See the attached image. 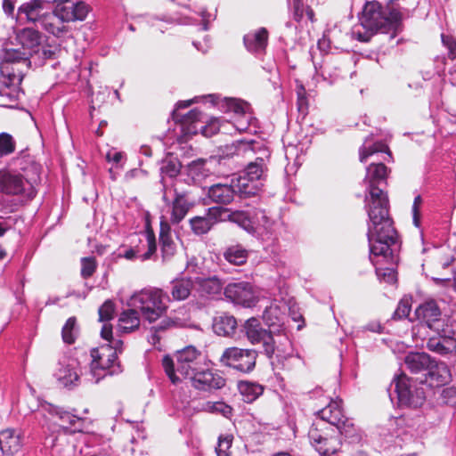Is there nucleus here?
Listing matches in <instances>:
<instances>
[{
	"label": "nucleus",
	"instance_id": "nucleus-1",
	"mask_svg": "<svg viewBox=\"0 0 456 456\" xmlns=\"http://www.w3.org/2000/svg\"><path fill=\"white\" fill-rule=\"evenodd\" d=\"M387 167L381 162L371 163L366 168L364 182L367 191L364 198V208L368 215L367 238L370 258L382 256L392 258L398 235L389 215L387 193L379 186L387 183Z\"/></svg>",
	"mask_w": 456,
	"mask_h": 456
},
{
	"label": "nucleus",
	"instance_id": "nucleus-2",
	"mask_svg": "<svg viewBox=\"0 0 456 456\" xmlns=\"http://www.w3.org/2000/svg\"><path fill=\"white\" fill-rule=\"evenodd\" d=\"M23 174L11 169L0 170V212L11 214L28 204L37 194L41 167L31 163Z\"/></svg>",
	"mask_w": 456,
	"mask_h": 456
},
{
	"label": "nucleus",
	"instance_id": "nucleus-3",
	"mask_svg": "<svg viewBox=\"0 0 456 456\" xmlns=\"http://www.w3.org/2000/svg\"><path fill=\"white\" fill-rule=\"evenodd\" d=\"M402 14L395 8H383L377 1L367 2L360 17V24L353 29V36L361 42H368L378 32L394 38L401 26Z\"/></svg>",
	"mask_w": 456,
	"mask_h": 456
},
{
	"label": "nucleus",
	"instance_id": "nucleus-4",
	"mask_svg": "<svg viewBox=\"0 0 456 456\" xmlns=\"http://www.w3.org/2000/svg\"><path fill=\"white\" fill-rule=\"evenodd\" d=\"M175 360L166 355L162 365L172 383L181 381V377L191 379L202 367V355L194 346L177 351Z\"/></svg>",
	"mask_w": 456,
	"mask_h": 456
},
{
	"label": "nucleus",
	"instance_id": "nucleus-5",
	"mask_svg": "<svg viewBox=\"0 0 456 456\" xmlns=\"http://www.w3.org/2000/svg\"><path fill=\"white\" fill-rule=\"evenodd\" d=\"M169 297L161 289H144L134 293L128 301L129 307H137L142 316L149 322H154L167 310Z\"/></svg>",
	"mask_w": 456,
	"mask_h": 456
},
{
	"label": "nucleus",
	"instance_id": "nucleus-6",
	"mask_svg": "<svg viewBox=\"0 0 456 456\" xmlns=\"http://www.w3.org/2000/svg\"><path fill=\"white\" fill-rule=\"evenodd\" d=\"M29 52L20 48H5L1 55L0 70L6 86H18L20 85L25 71L29 69Z\"/></svg>",
	"mask_w": 456,
	"mask_h": 456
},
{
	"label": "nucleus",
	"instance_id": "nucleus-7",
	"mask_svg": "<svg viewBox=\"0 0 456 456\" xmlns=\"http://www.w3.org/2000/svg\"><path fill=\"white\" fill-rule=\"evenodd\" d=\"M270 153L265 150L263 155L248 164L244 173L237 180V187L240 198L255 196L261 190V179L266 171V162Z\"/></svg>",
	"mask_w": 456,
	"mask_h": 456
},
{
	"label": "nucleus",
	"instance_id": "nucleus-8",
	"mask_svg": "<svg viewBox=\"0 0 456 456\" xmlns=\"http://www.w3.org/2000/svg\"><path fill=\"white\" fill-rule=\"evenodd\" d=\"M316 414L322 421H325L345 438L351 439V442H357L361 436L354 422L346 418L341 409V400H330L329 404L319 410Z\"/></svg>",
	"mask_w": 456,
	"mask_h": 456
},
{
	"label": "nucleus",
	"instance_id": "nucleus-9",
	"mask_svg": "<svg viewBox=\"0 0 456 456\" xmlns=\"http://www.w3.org/2000/svg\"><path fill=\"white\" fill-rule=\"evenodd\" d=\"M92 362L90 372L94 382L98 383L106 375H114L121 371L117 362L116 353L110 345H102L91 350Z\"/></svg>",
	"mask_w": 456,
	"mask_h": 456
},
{
	"label": "nucleus",
	"instance_id": "nucleus-10",
	"mask_svg": "<svg viewBox=\"0 0 456 456\" xmlns=\"http://www.w3.org/2000/svg\"><path fill=\"white\" fill-rule=\"evenodd\" d=\"M323 422L321 420L314 423L308 432V437L320 455L330 456L339 450L341 441L334 428L330 425L329 428H323Z\"/></svg>",
	"mask_w": 456,
	"mask_h": 456
},
{
	"label": "nucleus",
	"instance_id": "nucleus-11",
	"mask_svg": "<svg viewBox=\"0 0 456 456\" xmlns=\"http://www.w3.org/2000/svg\"><path fill=\"white\" fill-rule=\"evenodd\" d=\"M392 387H394V393L400 406L418 408L425 402L426 397L423 387H418L405 374H401L395 378L391 384Z\"/></svg>",
	"mask_w": 456,
	"mask_h": 456
},
{
	"label": "nucleus",
	"instance_id": "nucleus-12",
	"mask_svg": "<svg viewBox=\"0 0 456 456\" xmlns=\"http://www.w3.org/2000/svg\"><path fill=\"white\" fill-rule=\"evenodd\" d=\"M257 356L256 350L233 346L223 352L220 362L240 372L249 373L256 367Z\"/></svg>",
	"mask_w": 456,
	"mask_h": 456
},
{
	"label": "nucleus",
	"instance_id": "nucleus-13",
	"mask_svg": "<svg viewBox=\"0 0 456 456\" xmlns=\"http://www.w3.org/2000/svg\"><path fill=\"white\" fill-rule=\"evenodd\" d=\"M163 183V200L169 207L170 216L168 224H178L188 214L190 208L192 207L185 195L177 191L175 188L173 189V184L168 185L166 178H162Z\"/></svg>",
	"mask_w": 456,
	"mask_h": 456
},
{
	"label": "nucleus",
	"instance_id": "nucleus-14",
	"mask_svg": "<svg viewBox=\"0 0 456 456\" xmlns=\"http://www.w3.org/2000/svg\"><path fill=\"white\" fill-rule=\"evenodd\" d=\"M242 329L247 339L252 345L261 344L264 354L271 359L275 352L276 340L268 330L262 327L259 320L255 317L248 319Z\"/></svg>",
	"mask_w": 456,
	"mask_h": 456
},
{
	"label": "nucleus",
	"instance_id": "nucleus-15",
	"mask_svg": "<svg viewBox=\"0 0 456 456\" xmlns=\"http://www.w3.org/2000/svg\"><path fill=\"white\" fill-rule=\"evenodd\" d=\"M203 114L194 109L187 114L181 116L180 122L188 134H195L200 131L206 137L216 134L220 129L219 119L213 118L207 124V120H203Z\"/></svg>",
	"mask_w": 456,
	"mask_h": 456
},
{
	"label": "nucleus",
	"instance_id": "nucleus-16",
	"mask_svg": "<svg viewBox=\"0 0 456 456\" xmlns=\"http://www.w3.org/2000/svg\"><path fill=\"white\" fill-rule=\"evenodd\" d=\"M53 9L65 23L84 20L89 12L85 2L77 0H54Z\"/></svg>",
	"mask_w": 456,
	"mask_h": 456
},
{
	"label": "nucleus",
	"instance_id": "nucleus-17",
	"mask_svg": "<svg viewBox=\"0 0 456 456\" xmlns=\"http://www.w3.org/2000/svg\"><path fill=\"white\" fill-rule=\"evenodd\" d=\"M224 295L232 303L244 307L253 306L257 300L253 286L247 281L228 284L224 288Z\"/></svg>",
	"mask_w": 456,
	"mask_h": 456
},
{
	"label": "nucleus",
	"instance_id": "nucleus-18",
	"mask_svg": "<svg viewBox=\"0 0 456 456\" xmlns=\"http://www.w3.org/2000/svg\"><path fill=\"white\" fill-rule=\"evenodd\" d=\"M193 387L198 390L210 392L220 389L225 385V379L217 372L201 367L191 378Z\"/></svg>",
	"mask_w": 456,
	"mask_h": 456
},
{
	"label": "nucleus",
	"instance_id": "nucleus-19",
	"mask_svg": "<svg viewBox=\"0 0 456 456\" xmlns=\"http://www.w3.org/2000/svg\"><path fill=\"white\" fill-rule=\"evenodd\" d=\"M224 283L216 276H197L194 278V296L201 298H214L223 289Z\"/></svg>",
	"mask_w": 456,
	"mask_h": 456
},
{
	"label": "nucleus",
	"instance_id": "nucleus-20",
	"mask_svg": "<svg viewBox=\"0 0 456 456\" xmlns=\"http://www.w3.org/2000/svg\"><path fill=\"white\" fill-rule=\"evenodd\" d=\"M42 409L52 415L57 416L62 422L67 423L68 426L64 427L67 433L84 431V419L78 418L71 412L65 411L63 408L51 403L43 404Z\"/></svg>",
	"mask_w": 456,
	"mask_h": 456
},
{
	"label": "nucleus",
	"instance_id": "nucleus-21",
	"mask_svg": "<svg viewBox=\"0 0 456 456\" xmlns=\"http://www.w3.org/2000/svg\"><path fill=\"white\" fill-rule=\"evenodd\" d=\"M263 319L265 325L268 327V331L274 337L284 336L285 339L288 338L285 335L286 327L284 325V313L277 305H271L266 307Z\"/></svg>",
	"mask_w": 456,
	"mask_h": 456
},
{
	"label": "nucleus",
	"instance_id": "nucleus-22",
	"mask_svg": "<svg viewBox=\"0 0 456 456\" xmlns=\"http://www.w3.org/2000/svg\"><path fill=\"white\" fill-rule=\"evenodd\" d=\"M39 24L43 29L58 38L69 32V27L58 16L54 9L52 12L44 13Z\"/></svg>",
	"mask_w": 456,
	"mask_h": 456
},
{
	"label": "nucleus",
	"instance_id": "nucleus-23",
	"mask_svg": "<svg viewBox=\"0 0 456 456\" xmlns=\"http://www.w3.org/2000/svg\"><path fill=\"white\" fill-rule=\"evenodd\" d=\"M17 40L21 45V49L29 52V56L39 53L41 34L30 28H25L17 34Z\"/></svg>",
	"mask_w": 456,
	"mask_h": 456
},
{
	"label": "nucleus",
	"instance_id": "nucleus-24",
	"mask_svg": "<svg viewBox=\"0 0 456 456\" xmlns=\"http://www.w3.org/2000/svg\"><path fill=\"white\" fill-rule=\"evenodd\" d=\"M236 194L239 195L237 183L234 185L216 183L210 186L208 191V196L212 202L223 205L231 203Z\"/></svg>",
	"mask_w": 456,
	"mask_h": 456
},
{
	"label": "nucleus",
	"instance_id": "nucleus-25",
	"mask_svg": "<svg viewBox=\"0 0 456 456\" xmlns=\"http://www.w3.org/2000/svg\"><path fill=\"white\" fill-rule=\"evenodd\" d=\"M194 291V278L182 276L170 282L169 292L173 300L187 299Z\"/></svg>",
	"mask_w": 456,
	"mask_h": 456
},
{
	"label": "nucleus",
	"instance_id": "nucleus-26",
	"mask_svg": "<svg viewBox=\"0 0 456 456\" xmlns=\"http://www.w3.org/2000/svg\"><path fill=\"white\" fill-rule=\"evenodd\" d=\"M47 3L45 0H30L22 4L18 8V18L22 20L25 19L27 22L40 23L41 13Z\"/></svg>",
	"mask_w": 456,
	"mask_h": 456
},
{
	"label": "nucleus",
	"instance_id": "nucleus-27",
	"mask_svg": "<svg viewBox=\"0 0 456 456\" xmlns=\"http://www.w3.org/2000/svg\"><path fill=\"white\" fill-rule=\"evenodd\" d=\"M420 327H429L441 317V310L437 304L431 300L421 304L415 311Z\"/></svg>",
	"mask_w": 456,
	"mask_h": 456
},
{
	"label": "nucleus",
	"instance_id": "nucleus-28",
	"mask_svg": "<svg viewBox=\"0 0 456 456\" xmlns=\"http://www.w3.org/2000/svg\"><path fill=\"white\" fill-rule=\"evenodd\" d=\"M213 330L218 336L232 337L237 330L238 322L233 315L222 313L213 320Z\"/></svg>",
	"mask_w": 456,
	"mask_h": 456
},
{
	"label": "nucleus",
	"instance_id": "nucleus-29",
	"mask_svg": "<svg viewBox=\"0 0 456 456\" xmlns=\"http://www.w3.org/2000/svg\"><path fill=\"white\" fill-rule=\"evenodd\" d=\"M243 40L246 48L249 52L261 53L267 45L268 31L265 28H260L245 35Z\"/></svg>",
	"mask_w": 456,
	"mask_h": 456
},
{
	"label": "nucleus",
	"instance_id": "nucleus-30",
	"mask_svg": "<svg viewBox=\"0 0 456 456\" xmlns=\"http://www.w3.org/2000/svg\"><path fill=\"white\" fill-rule=\"evenodd\" d=\"M21 447L20 433L14 429H5L0 433V449L4 454L12 455Z\"/></svg>",
	"mask_w": 456,
	"mask_h": 456
},
{
	"label": "nucleus",
	"instance_id": "nucleus-31",
	"mask_svg": "<svg viewBox=\"0 0 456 456\" xmlns=\"http://www.w3.org/2000/svg\"><path fill=\"white\" fill-rule=\"evenodd\" d=\"M405 365L412 373L428 370L432 364L431 357L426 353H411L405 357Z\"/></svg>",
	"mask_w": 456,
	"mask_h": 456
},
{
	"label": "nucleus",
	"instance_id": "nucleus-32",
	"mask_svg": "<svg viewBox=\"0 0 456 456\" xmlns=\"http://www.w3.org/2000/svg\"><path fill=\"white\" fill-rule=\"evenodd\" d=\"M139 310L137 307H131L125 310L118 319V328L121 331L128 333L140 326Z\"/></svg>",
	"mask_w": 456,
	"mask_h": 456
},
{
	"label": "nucleus",
	"instance_id": "nucleus-33",
	"mask_svg": "<svg viewBox=\"0 0 456 456\" xmlns=\"http://www.w3.org/2000/svg\"><path fill=\"white\" fill-rule=\"evenodd\" d=\"M428 350L445 355L456 351V339H446L439 337H431L427 342Z\"/></svg>",
	"mask_w": 456,
	"mask_h": 456
},
{
	"label": "nucleus",
	"instance_id": "nucleus-34",
	"mask_svg": "<svg viewBox=\"0 0 456 456\" xmlns=\"http://www.w3.org/2000/svg\"><path fill=\"white\" fill-rule=\"evenodd\" d=\"M427 375L432 381L441 385L449 381L451 371L446 363L443 362H436L432 360V364L428 367Z\"/></svg>",
	"mask_w": 456,
	"mask_h": 456
},
{
	"label": "nucleus",
	"instance_id": "nucleus-35",
	"mask_svg": "<svg viewBox=\"0 0 456 456\" xmlns=\"http://www.w3.org/2000/svg\"><path fill=\"white\" fill-rule=\"evenodd\" d=\"M159 241L163 257H168L175 253V243L170 233V226L167 222H161Z\"/></svg>",
	"mask_w": 456,
	"mask_h": 456
},
{
	"label": "nucleus",
	"instance_id": "nucleus-36",
	"mask_svg": "<svg viewBox=\"0 0 456 456\" xmlns=\"http://www.w3.org/2000/svg\"><path fill=\"white\" fill-rule=\"evenodd\" d=\"M239 390L246 403H252L258 398L264 391V387L256 383L241 381L239 383Z\"/></svg>",
	"mask_w": 456,
	"mask_h": 456
},
{
	"label": "nucleus",
	"instance_id": "nucleus-37",
	"mask_svg": "<svg viewBox=\"0 0 456 456\" xmlns=\"http://www.w3.org/2000/svg\"><path fill=\"white\" fill-rule=\"evenodd\" d=\"M224 257L232 265H242L247 262L248 252L240 245L231 246L224 251Z\"/></svg>",
	"mask_w": 456,
	"mask_h": 456
},
{
	"label": "nucleus",
	"instance_id": "nucleus-38",
	"mask_svg": "<svg viewBox=\"0 0 456 456\" xmlns=\"http://www.w3.org/2000/svg\"><path fill=\"white\" fill-rule=\"evenodd\" d=\"M428 328L433 330L439 338L446 339H456L454 338L455 331L452 329V326L442 317H440Z\"/></svg>",
	"mask_w": 456,
	"mask_h": 456
},
{
	"label": "nucleus",
	"instance_id": "nucleus-39",
	"mask_svg": "<svg viewBox=\"0 0 456 456\" xmlns=\"http://www.w3.org/2000/svg\"><path fill=\"white\" fill-rule=\"evenodd\" d=\"M210 171L207 167V162L204 159H197L188 165V175L195 182H200L208 176Z\"/></svg>",
	"mask_w": 456,
	"mask_h": 456
},
{
	"label": "nucleus",
	"instance_id": "nucleus-40",
	"mask_svg": "<svg viewBox=\"0 0 456 456\" xmlns=\"http://www.w3.org/2000/svg\"><path fill=\"white\" fill-rule=\"evenodd\" d=\"M378 152H386L390 156L388 147L384 142H377L370 145L368 144V140H365L364 143L359 150L360 161L365 162L369 157Z\"/></svg>",
	"mask_w": 456,
	"mask_h": 456
},
{
	"label": "nucleus",
	"instance_id": "nucleus-41",
	"mask_svg": "<svg viewBox=\"0 0 456 456\" xmlns=\"http://www.w3.org/2000/svg\"><path fill=\"white\" fill-rule=\"evenodd\" d=\"M56 376L64 386L74 384L79 378V374L74 363H69L65 366H61L58 370Z\"/></svg>",
	"mask_w": 456,
	"mask_h": 456
},
{
	"label": "nucleus",
	"instance_id": "nucleus-42",
	"mask_svg": "<svg viewBox=\"0 0 456 456\" xmlns=\"http://www.w3.org/2000/svg\"><path fill=\"white\" fill-rule=\"evenodd\" d=\"M191 231L197 235H202L208 232L214 226L208 214L204 216H194L190 219Z\"/></svg>",
	"mask_w": 456,
	"mask_h": 456
},
{
	"label": "nucleus",
	"instance_id": "nucleus-43",
	"mask_svg": "<svg viewBox=\"0 0 456 456\" xmlns=\"http://www.w3.org/2000/svg\"><path fill=\"white\" fill-rule=\"evenodd\" d=\"M16 142L8 133L0 134V158L8 156L15 151Z\"/></svg>",
	"mask_w": 456,
	"mask_h": 456
},
{
	"label": "nucleus",
	"instance_id": "nucleus-44",
	"mask_svg": "<svg viewBox=\"0 0 456 456\" xmlns=\"http://www.w3.org/2000/svg\"><path fill=\"white\" fill-rule=\"evenodd\" d=\"M230 222L237 224L247 232H250L253 231V226L249 219V216L244 211H231Z\"/></svg>",
	"mask_w": 456,
	"mask_h": 456
},
{
	"label": "nucleus",
	"instance_id": "nucleus-45",
	"mask_svg": "<svg viewBox=\"0 0 456 456\" xmlns=\"http://www.w3.org/2000/svg\"><path fill=\"white\" fill-rule=\"evenodd\" d=\"M208 214L214 225L220 222L230 221L231 211L226 208L212 207L208 209Z\"/></svg>",
	"mask_w": 456,
	"mask_h": 456
},
{
	"label": "nucleus",
	"instance_id": "nucleus-46",
	"mask_svg": "<svg viewBox=\"0 0 456 456\" xmlns=\"http://www.w3.org/2000/svg\"><path fill=\"white\" fill-rule=\"evenodd\" d=\"M76 318L70 317L62 328V339L67 344H73L77 337Z\"/></svg>",
	"mask_w": 456,
	"mask_h": 456
},
{
	"label": "nucleus",
	"instance_id": "nucleus-47",
	"mask_svg": "<svg viewBox=\"0 0 456 456\" xmlns=\"http://www.w3.org/2000/svg\"><path fill=\"white\" fill-rule=\"evenodd\" d=\"M441 403L456 407V387H448L442 389L439 396Z\"/></svg>",
	"mask_w": 456,
	"mask_h": 456
},
{
	"label": "nucleus",
	"instance_id": "nucleus-48",
	"mask_svg": "<svg viewBox=\"0 0 456 456\" xmlns=\"http://www.w3.org/2000/svg\"><path fill=\"white\" fill-rule=\"evenodd\" d=\"M206 409L210 412H218L223 416L228 418L232 415V409L231 406L223 402L208 403Z\"/></svg>",
	"mask_w": 456,
	"mask_h": 456
},
{
	"label": "nucleus",
	"instance_id": "nucleus-49",
	"mask_svg": "<svg viewBox=\"0 0 456 456\" xmlns=\"http://www.w3.org/2000/svg\"><path fill=\"white\" fill-rule=\"evenodd\" d=\"M181 165L177 160H168L164 162L161 167V172L169 178L175 177L180 173Z\"/></svg>",
	"mask_w": 456,
	"mask_h": 456
},
{
	"label": "nucleus",
	"instance_id": "nucleus-50",
	"mask_svg": "<svg viewBox=\"0 0 456 456\" xmlns=\"http://www.w3.org/2000/svg\"><path fill=\"white\" fill-rule=\"evenodd\" d=\"M81 275L86 279L91 277L96 270V261L94 257H84L81 260Z\"/></svg>",
	"mask_w": 456,
	"mask_h": 456
},
{
	"label": "nucleus",
	"instance_id": "nucleus-51",
	"mask_svg": "<svg viewBox=\"0 0 456 456\" xmlns=\"http://www.w3.org/2000/svg\"><path fill=\"white\" fill-rule=\"evenodd\" d=\"M115 305L114 304L108 300L104 302V304L99 308V321L100 322H108L111 320L114 316Z\"/></svg>",
	"mask_w": 456,
	"mask_h": 456
},
{
	"label": "nucleus",
	"instance_id": "nucleus-52",
	"mask_svg": "<svg viewBox=\"0 0 456 456\" xmlns=\"http://www.w3.org/2000/svg\"><path fill=\"white\" fill-rule=\"evenodd\" d=\"M376 273L380 281H383L387 283L393 284L396 281V273L392 268H377Z\"/></svg>",
	"mask_w": 456,
	"mask_h": 456
},
{
	"label": "nucleus",
	"instance_id": "nucleus-53",
	"mask_svg": "<svg viewBox=\"0 0 456 456\" xmlns=\"http://www.w3.org/2000/svg\"><path fill=\"white\" fill-rule=\"evenodd\" d=\"M232 439L231 436H219L216 453L218 456H229V449L231 448Z\"/></svg>",
	"mask_w": 456,
	"mask_h": 456
},
{
	"label": "nucleus",
	"instance_id": "nucleus-54",
	"mask_svg": "<svg viewBox=\"0 0 456 456\" xmlns=\"http://www.w3.org/2000/svg\"><path fill=\"white\" fill-rule=\"evenodd\" d=\"M443 45L448 49V57L450 60L456 59V40L452 36L442 34L441 36Z\"/></svg>",
	"mask_w": 456,
	"mask_h": 456
},
{
	"label": "nucleus",
	"instance_id": "nucleus-55",
	"mask_svg": "<svg viewBox=\"0 0 456 456\" xmlns=\"http://www.w3.org/2000/svg\"><path fill=\"white\" fill-rule=\"evenodd\" d=\"M411 312V304L409 300L403 299L399 302L397 308L395 309L393 318L403 319L409 315Z\"/></svg>",
	"mask_w": 456,
	"mask_h": 456
},
{
	"label": "nucleus",
	"instance_id": "nucleus-56",
	"mask_svg": "<svg viewBox=\"0 0 456 456\" xmlns=\"http://www.w3.org/2000/svg\"><path fill=\"white\" fill-rule=\"evenodd\" d=\"M422 198L420 195H417L415 198H414V201H413V205H412V221H413V224L416 226V227H419L420 226V207L422 205Z\"/></svg>",
	"mask_w": 456,
	"mask_h": 456
},
{
	"label": "nucleus",
	"instance_id": "nucleus-57",
	"mask_svg": "<svg viewBox=\"0 0 456 456\" xmlns=\"http://www.w3.org/2000/svg\"><path fill=\"white\" fill-rule=\"evenodd\" d=\"M148 250L140 256L142 261L150 259L151 256L155 253L157 249L156 241L153 233L148 232L147 235Z\"/></svg>",
	"mask_w": 456,
	"mask_h": 456
},
{
	"label": "nucleus",
	"instance_id": "nucleus-58",
	"mask_svg": "<svg viewBox=\"0 0 456 456\" xmlns=\"http://www.w3.org/2000/svg\"><path fill=\"white\" fill-rule=\"evenodd\" d=\"M228 109L235 114H245L248 105L245 102H240L236 99H231L227 102Z\"/></svg>",
	"mask_w": 456,
	"mask_h": 456
},
{
	"label": "nucleus",
	"instance_id": "nucleus-59",
	"mask_svg": "<svg viewBox=\"0 0 456 456\" xmlns=\"http://www.w3.org/2000/svg\"><path fill=\"white\" fill-rule=\"evenodd\" d=\"M304 15V4L302 0L293 1V18L297 21H300Z\"/></svg>",
	"mask_w": 456,
	"mask_h": 456
},
{
	"label": "nucleus",
	"instance_id": "nucleus-60",
	"mask_svg": "<svg viewBox=\"0 0 456 456\" xmlns=\"http://www.w3.org/2000/svg\"><path fill=\"white\" fill-rule=\"evenodd\" d=\"M123 159V153L120 151H110L106 154V159L109 162L118 164Z\"/></svg>",
	"mask_w": 456,
	"mask_h": 456
},
{
	"label": "nucleus",
	"instance_id": "nucleus-61",
	"mask_svg": "<svg viewBox=\"0 0 456 456\" xmlns=\"http://www.w3.org/2000/svg\"><path fill=\"white\" fill-rule=\"evenodd\" d=\"M101 336L106 341L110 342L112 339V326L108 323H104L101 330Z\"/></svg>",
	"mask_w": 456,
	"mask_h": 456
},
{
	"label": "nucleus",
	"instance_id": "nucleus-62",
	"mask_svg": "<svg viewBox=\"0 0 456 456\" xmlns=\"http://www.w3.org/2000/svg\"><path fill=\"white\" fill-rule=\"evenodd\" d=\"M107 345H110L113 348L117 358L118 354L123 352V341L120 339H111Z\"/></svg>",
	"mask_w": 456,
	"mask_h": 456
},
{
	"label": "nucleus",
	"instance_id": "nucleus-63",
	"mask_svg": "<svg viewBox=\"0 0 456 456\" xmlns=\"http://www.w3.org/2000/svg\"><path fill=\"white\" fill-rule=\"evenodd\" d=\"M3 8L6 14L12 15L14 12V4L11 0H4Z\"/></svg>",
	"mask_w": 456,
	"mask_h": 456
},
{
	"label": "nucleus",
	"instance_id": "nucleus-64",
	"mask_svg": "<svg viewBox=\"0 0 456 456\" xmlns=\"http://www.w3.org/2000/svg\"><path fill=\"white\" fill-rule=\"evenodd\" d=\"M41 53L44 60L53 59L56 54V49L42 48Z\"/></svg>",
	"mask_w": 456,
	"mask_h": 456
}]
</instances>
